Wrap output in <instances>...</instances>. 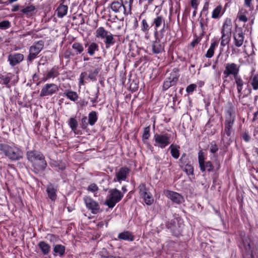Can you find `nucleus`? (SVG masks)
Returning a JSON list of instances; mask_svg holds the SVG:
<instances>
[{
  "mask_svg": "<svg viewBox=\"0 0 258 258\" xmlns=\"http://www.w3.org/2000/svg\"><path fill=\"white\" fill-rule=\"evenodd\" d=\"M167 81L171 83L174 85L178 80V78L174 75H171L169 77L166 79Z\"/></svg>",
  "mask_w": 258,
  "mask_h": 258,
  "instance_id": "3c124183",
  "label": "nucleus"
},
{
  "mask_svg": "<svg viewBox=\"0 0 258 258\" xmlns=\"http://www.w3.org/2000/svg\"><path fill=\"white\" fill-rule=\"evenodd\" d=\"M242 138L243 140L246 142H248L250 140V137L247 133H244L243 134Z\"/></svg>",
  "mask_w": 258,
  "mask_h": 258,
  "instance_id": "052dcab7",
  "label": "nucleus"
},
{
  "mask_svg": "<svg viewBox=\"0 0 258 258\" xmlns=\"http://www.w3.org/2000/svg\"><path fill=\"white\" fill-rule=\"evenodd\" d=\"M231 34L222 33L221 45L224 47L228 44L230 41Z\"/></svg>",
  "mask_w": 258,
  "mask_h": 258,
  "instance_id": "2f4dec72",
  "label": "nucleus"
},
{
  "mask_svg": "<svg viewBox=\"0 0 258 258\" xmlns=\"http://www.w3.org/2000/svg\"><path fill=\"white\" fill-rule=\"evenodd\" d=\"M203 166L204 167V170H201L202 172H204L206 170H207L208 171H211L213 170V165L211 162L210 161L205 162L203 164Z\"/></svg>",
  "mask_w": 258,
  "mask_h": 258,
  "instance_id": "79ce46f5",
  "label": "nucleus"
},
{
  "mask_svg": "<svg viewBox=\"0 0 258 258\" xmlns=\"http://www.w3.org/2000/svg\"><path fill=\"white\" fill-rule=\"evenodd\" d=\"M218 42L217 41H214L212 42L211 44V45L210 46V48L207 51L206 54H205V56L207 58H211L212 57L214 53V50L215 49V47L218 45Z\"/></svg>",
  "mask_w": 258,
  "mask_h": 258,
  "instance_id": "4be33fe9",
  "label": "nucleus"
},
{
  "mask_svg": "<svg viewBox=\"0 0 258 258\" xmlns=\"http://www.w3.org/2000/svg\"><path fill=\"white\" fill-rule=\"evenodd\" d=\"M69 124L72 130L75 133L78 124L77 120L75 118H71L69 121Z\"/></svg>",
  "mask_w": 258,
  "mask_h": 258,
  "instance_id": "e433bc0d",
  "label": "nucleus"
},
{
  "mask_svg": "<svg viewBox=\"0 0 258 258\" xmlns=\"http://www.w3.org/2000/svg\"><path fill=\"white\" fill-rule=\"evenodd\" d=\"M53 250L54 253L62 256L65 252V247L61 244H56L54 246Z\"/></svg>",
  "mask_w": 258,
  "mask_h": 258,
  "instance_id": "cd10ccee",
  "label": "nucleus"
},
{
  "mask_svg": "<svg viewBox=\"0 0 258 258\" xmlns=\"http://www.w3.org/2000/svg\"><path fill=\"white\" fill-rule=\"evenodd\" d=\"M150 127H146L144 130V133L142 136L143 140H148L150 137Z\"/></svg>",
  "mask_w": 258,
  "mask_h": 258,
  "instance_id": "37998d69",
  "label": "nucleus"
},
{
  "mask_svg": "<svg viewBox=\"0 0 258 258\" xmlns=\"http://www.w3.org/2000/svg\"><path fill=\"white\" fill-rule=\"evenodd\" d=\"M243 245L244 246L246 251L250 254L251 258H254L255 252L252 249L251 245L249 242L248 241H243Z\"/></svg>",
  "mask_w": 258,
  "mask_h": 258,
  "instance_id": "c756f323",
  "label": "nucleus"
},
{
  "mask_svg": "<svg viewBox=\"0 0 258 258\" xmlns=\"http://www.w3.org/2000/svg\"><path fill=\"white\" fill-rule=\"evenodd\" d=\"M246 13V11H243V10H241L238 12V18L240 21L244 22L247 21V19L245 14Z\"/></svg>",
  "mask_w": 258,
  "mask_h": 258,
  "instance_id": "a19ab883",
  "label": "nucleus"
},
{
  "mask_svg": "<svg viewBox=\"0 0 258 258\" xmlns=\"http://www.w3.org/2000/svg\"><path fill=\"white\" fill-rule=\"evenodd\" d=\"M100 69L99 68L95 69L93 72L89 75V77L91 79L95 77L99 72Z\"/></svg>",
  "mask_w": 258,
  "mask_h": 258,
  "instance_id": "6e6d98bb",
  "label": "nucleus"
},
{
  "mask_svg": "<svg viewBox=\"0 0 258 258\" xmlns=\"http://www.w3.org/2000/svg\"><path fill=\"white\" fill-rule=\"evenodd\" d=\"M120 3L124 9V14L127 15L128 14H131L133 0H121Z\"/></svg>",
  "mask_w": 258,
  "mask_h": 258,
  "instance_id": "2eb2a0df",
  "label": "nucleus"
},
{
  "mask_svg": "<svg viewBox=\"0 0 258 258\" xmlns=\"http://www.w3.org/2000/svg\"><path fill=\"white\" fill-rule=\"evenodd\" d=\"M48 196L51 201H55L56 199V188L52 185H48L46 190Z\"/></svg>",
  "mask_w": 258,
  "mask_h": 258,
  "instance_id": "dca6fc26",
  "label": "nucleus"
},
{
  "mask_svg": "<svg viewBox=\"0 0 258 258\" xmlns=\"http://www.w3.org/2000/svg\"><path fill=\"white\" fill-rule=\"evenodd\" d=\"M170 140V136L167 134H156L154 136V145L162 149L165 148L171 143Z\"/></svg>",
  "mask_w": 258,
  "mask_h": 258,
  "instance_id": "39448f33",
  "label": "nucleus"
},
{
  "mask_svg": "<svg viewBox=\"0 0 258 258\" xmlns=\"http://www.w3.org/2000/svg\"><path fill=\"white\" fill-rule=\"evenodd\" d=\"M71 54V52H66L65 53H64V57L67 58H69V57H70V55Z\"/></svg>",
  "mask_w": 258,
  "mask_h": 258,
  "instance_id": "e2e57ef3",
  "label": "nucleus"
},
{
  "mask_svg": "<svg viewBox=\"0 0 258 258\" xmlns=\"http://www.w3.org/2000/svg\"><path fill=\"white\" fill-rule=\"evenodd\" d=\"M72 48L75 51L76 54H81L84 51L83 45L79 42H75L72 45Z\"/></svg>",
  "mask_w": 258,
  "mask_h": 258,
  "instance_id": "7c9ffc66",
  "label": "nucleus"
},
{
  "mask_svg": "<svg viewBox=\"0 0 258 258\" xmlns=\"http://www.w3.org/2000/svg\"><path fill=\"white\" fill-rule=\"evenodd\" d=\"M205 159L204 152L200 151L198 153V160L201 170H204L203 164L205 163Z\"/></svg>",
  "mask_w": 258,
  "mask_h": 258,
  "instance_id": "f704fd0d",
  "label": "nucleus"
},
{
  "mask_svg": "<svg viewBox=\"0 0 258 258\" xmlns=\"http://www.w3.org/2000/svg\"><path fill=\"white\" fill-rule=\"evenodd\" d=\"M118 238L120 239L133 241L134 240V236L131 233L128 231H125L119 233L118 235Z\"/></svg>",
  "mask_w": 258,
  "mask_h": 258,
  "instance_id": "5701e85b",
  "label": "nucleus"
},
{
  "mask_svg": "<svg viewBox=\"0 0 258 258\" xmlns=\"http://www.w3.org/2000/svg\"><path fill=\"white\" fill-rule=\"evenodd\" d=\"M89 58L88 57H84L83 59L84 61H87V60H89Z\"/></svg>",
  "mask_w": 258,
  "mask_h": 258,
  "instance_id": "774afa93",
  "label": "nucleus"
},
{
  "mask_svg": "<svg viewBox=\"0 0 258 258\" xmlns=\"http://www.w3.org/2000/svg\"><path fill=\"white\" fill-rule=\"evenodd\" d=\"M10 27V22L9 21H3L0 22V29L5 30Z\"/></svg>",
  "mask_w": 258,
  "mask_h": 258,
  "instance_id": "c03bdc74",
  "label": "nucleus"
},
{
  "mask_svg": "<svg viewBox=\"0 0 258 258\" xmlns=\"http://www.w3.org/2000/svg\"><path fill=\"white\" fill-rule=\"evenodd\" d=\"M164 192L168 199L176 204H181L184 201L182 196L176 192L167 190Z\"/></svg>",
  "mask_w": 258,
  "mask_h": 258,
  "instance_id": "9b49d317",
  "label": "nucleus"
},
{
  "mask_svg": "<svg viewBox=\"0 0 258 258\" xmlns=\"http://www.w3.org/2000/svg\"><path fill=\"white\" fill-rule=\"evenodd\" d=\"M170 148L171 149V154L172 157L175 159H177L179 157V153L176 147L173 145H171L170 146Z\"/></svg>",
  "mask_w": 258,
  "mask_h": 258,
  "instance_id": "58836bf2",
  "label": "nucleus"
},
{
  "mask_svg": "<svg viewBox=\"0 0 258 258\" xmlns=\"http://www.w3.org/2000/svg\"><path fill=\"white\" fill-rule=\"evenodd\" d=\"M58 75V73L56 69H55L54 68H52V69H51L50 70L48 71L46 77L43 79L42 81L45 82L49 79L54 78L56 77Z\"/></svg>",
  "mask_w": 258,
  "mask_h": 258,
  "instance_id": "393cba45",
  "label": "nucleus"
},
{
  "mask_svg": "<svg viewBox=\"0 0 258 258\" xmlns=\"http://www.w3.org/2000/svg\"><path fill=\"white\" fill-rule=\"evenodd\" d=\"M123 194H122L119 190L115 188L110 189L107 199L105 202V204L108 206L109 208H113L116 203L119 202L122 197Z\"/></svg>",
  "mask_w": 258,
  "mask_h": 258,
  "instance_id": "20e7f679",
  "label": "nucleus"
},
{
  "mask_svg": "<svg viewBox=\"0 0 258 258\" xmlns=\"http://www.w3.org/2000/svg\"><path fill=\"white\" fill-rule=\"evenodd\" d=\"M163 46L159 40H156L152 44V50L154 53H161L163 50Z\"/></svg>",
  "mask_w": 258,
  "mask_h": 258,
  "instance_id": "a211bd4d",
  "label": "nucleus"
},
{
  "mask_svg": "<svg viewBox=\"0 0 258 258\" xmlns=\"http://www.w3.org/2000/svg\"><path fill=\"white\" fill-rule=\"evenodd\" d=\"M254 152L256 153V154L258 155V148H255L254 149Z\"/></svg>",
  "mask_w": 258,
  "mask_h": 258,
  "instance_id": "338daca9",
  "label": "nucleus"
},
{
  "mask_svg": "<svg viewBox=\"0 0 258 258\" xmlns=\"http://www.w3.org/2000/svg\"><path fill=\"white\" fill-rule=\"evenodd\" d=\"M96 38L104 39L105 47L108 48L115 43L113 35L109 31H106L103 27L97 28L95 32Z\"/></svg>",
  "mask_w": 258,
  "mask_h": 258,
  "instance_id": "7ed1b4c3",
  "label": "nucleus"
},
{
  "mask_svg": "<svg viewBox=\"0 0 258 258\" xmlns=\"http://www.w3.org/2000/svg\"><path fill=\"white\" fill-rule=\"evenodd\" d=\"M218 150L216 145L215 143H212L210 147V152L212 153H216Z\"/></svg>",
  "mask_w": 258,
  "mask_h": 258,
  "instance_id": "864d4df0",
  "label": "nucleus"
},
{
  "mask_svg": "<svg viewBox=\"0 0 258 258\" xmlns=\"http://www.w3.org/2000/svg\"><path fill=\"white\" fill-rule=\"evenodd\" d=\"M38 246L43 254H47L50 251V246L44 241H40Z\"/></svg>",
  "mask_w": 258,
  "mask_h": 258,
  "instance_id": "6ab92c4d",
  "label": "nucleus"
},
{
  "mask_svg": "<svg viewBox=\"0 0 258 258\" xmlns=\"http://www.w3.org/2000/svg\"><path fill=\"white\" fill-rule=\"evenodd\" d=\"M84 201L87 209L93 214H96L100 212V207L97 202L90 197L84 198Z\"/></svg>",
  "mask_w": 258,
  "mask_h": 258,
  "instance_id": "1a4fd4ad",
  "label": "nucleus"
},
{
  "mask_svg": "<svg viewBox=\"0 0 258 258\" xmlns=\"http://www.w3.org/2000/svg\"><path fill=\"white\" fill-rule=\"evenodd\" d=\"M130 169L127 167H121L115 173V176L114 178V182H118L120 183L123 181H125L127 176L129 174Z\"/></svg>",
  "mask_w": 258,
  "mask_h": 258,
  "instance_id": "9d476101",
  "label": "nucleus"
},
{
  "mask_svg": "<svg viewBox=\"0 0 258 258\" xmlns=\"http://www.w3.org/2000/svg\"><path fill=\"white\" fill-rule=\"evenodd\" d=\"M233 123V120H231V119L228 120L227 119L226 120L225 126V132L226 135L228 136H230L231 135V129L232 128V125Z\"/></svg>",
  "mask_w": 258,
  "mask_h": 258,
  "instance_id": "473e14b6",
  "label": "nucleus"
},
{
  "mask_svg": "<svg viewBox=\"0 0 258 258\" xmlns=\"http://www.w3.org/2000/svg\"><path fill=\"white\" fill-rule=\"evenodd\" d=\"M10 81V77L9 75H0V83L2 84L7 85Z\"/></svg>",
  "mask_w": 258,
  "mask_h": 258,
  "instance_id": "ea45409f",
  "label": "nucleus"
},
{
  "mask_svg": "<svg viewBox=\"0 0 258 258\" xmlns=\"http://www.w3.org/2000/svg\"><path fill=\"white\" fill-rule=\"evenodd\" d=\"M172 86H173V85L171 83H170L166 80L164 82L163 87L164 90H167Z\"/></svg>",
  "mask_w": 258,
  "mask_h": 258,
  "instance_id": "5fc2aeb1",
  "label": "nucleus"
},
{
  "mask_svg": "<svg viewBox=\"0 0 258 258\" xmlns=\"http://www.w3.org/2000/svg\"><path fill=\"white\" fill-rule=\"evenodd\" d=\"M86 76L85 73H82L80 76V81L79 83L80 84H83L84 83V79Z\"/></svg>",
  "mask_w": 258,
  "mask_h": 258,
  "instance_id": "13d9d810",
  "label": "nucleus"
},
{
  "mask_svg": "<svg viewBox=\"0 0 258 258\" xmlns=\"http://www.w3.org/2000/svg\"><path fill=\"white\" fill-rule=\"evenodd\" d=\"M149 29V25L145 19H143L142 21V30L145 33L148 32Z\"/></svg>",
  "mask_w": 258,
  "mask_h": 258,
  "instance_id": "49530a36",
  "label": "nucleus"
},
{
  "mask_svg": "<svg viewBox=\"0 0 258 258\" xmlns=\"http://www.w3.org/2000/svg\"><path fill=\"white\" fill-rule=\"evenodd\" d=\"M89 123L91 125H93L97 120V114L95 111H92L89 114Z\"/></svg>",
  "mask_w": 258,
  "mask_h": 258,
  "instance_id": "72a5a7b5",
  "label": "nucleus"
},
{
  "mask_svg": "<svg viewBox=\"0 0 258 258\" xmlns=\"http://www.w3.org/2000/svg\"><path fill=\"white\" fill-rule=\"evenodd\" d=\"M163 23H164V19L163 17L161 16L157 17L153 21V23L155 25L156 29L160 27Z\"/></svg>",
  "mask_w": 258,
  "mask_h": 258,
  "instance_id": "4c0bfd02",
  "label": "nucleus"
},
{
  "mask_svg": "<svg viewBox=\"0 0 258 258\" xmlns=\"http://www.w3.org/2000/svg\"><path fill=\"white\" fill-rule=\"evenodd\" d=\"M44 47V42L42 40H39L35 42L29 49V54L28 59L29 61H32L35 59L37 55L42 50Z\"/></svg>",
  "mask_w": 258,
  "mask_h": 258,
  "instance_id": "0eeeda50",
  "label": "nucleus"
},
{
  "mask_svg": "<svg viewBox=\"0 0 258 258\" xmlns=\"http://www.w3.org/2000/svg\"><path fill=\"white\" fill-rule=\"evenodd\" d=\"M232 23L230 19L226 18L223 23L221 33L231 34Z\"/></svg>",
  "mask_w": 258,
  "mask_h": 258,
  "instance_id": "ddd939ff",
  "label": "nucleus"
},
{
  "mask_svg": "<svg viewBox=\"0 0 258 258\" xmlns=\"http://www.w3.org/2000/svg\"><path fill=\"white\" fill-rule=\"evenodd\" d=\"M141 197L144 199V202L147 205H151L153 203L154 199L150 192H148Z\"/></svg>",
  "mask_w": 258,
  "mask_h": 258,
  "instance_id": "c85d7f7f",
  "label": "nucleus"
},
{
  "mask_svg": "<svg viewBox=\"0 0 258 258\" xmlns=\"http://www.w3.org/2000/svg\"><path fill=\"white\" fill-rule=\"evenodd\" d=\"M57 16L62 18L67 15L68 12V7L65 5H60L57 9Z\"/></svg>",
  "mask_w": 258,
  "mask_h": 258,
  "instance_id": "bb28decb",
  "label": "nucleus"
},
{
  "mask_svg": "<svg viewBox=\"0 0 258 258\" xmlns=\"http://www.w3.org/2000/svg\"><path fill=\"white\" fill-rule=\"evenodd\" d=\"M110 8L115 13L123 12L124 14V9L120 2L118 1L113 2L110 5Z\"/></svg>",
  "mask_w": 258,
  "mask_h": 258,
  "instance_id": "f3484780",
  "label": "nucleus"
},
{
  "mask_svg": "<svg viewBox=\"0 0 258 258\" xmlns=\"http://www.w3.org/2000/svg\"><path fill=\"white\" fill-rule=\"evenodd\" d=\"M240 66L234 62L227 63L223 72V78L226 79L230 76L233 77L238 75Z\"/></svg>",
  "mask_w": 258,
  "mask_h": 258,
  "instance_id": "423d86ee",
  "label": "nucleus"
},
{
  "mask_svg": "<svg viewBox=\"0 0 258 258\" xmlns=\"http://www.w3.org/2000/svg\"><path fill=\"white\" fill-rule=\"evenodd\" d=\"M209 6V3L206 2L204 6V10H207Z\"/></svg>",
  "mask_w": 258,
  "mask_h": 258,
  "instance_id": "0e129e2a",
  "label": "nucleus"
},
{
  "mask_svg": "<svg viewBox=\"0 0 258 258\" xmlns=\"http://www.w3.org/2000/svg\"><path fill=\"white\" fill-rule=\"evenodd\" d=\"M87 118L86 117H84L82 119V127L85 128L87 125Z\"/></svg>",
  "mask_w": 258,
  "mask_h": 258,
  "instance_id": "bf43d9fd",
  "label": "nucleus"
},
{
  "mask_svg": "<svg viewBox=\"0 0 258 258\" xmlns=\"http://www.w3.org/2000/svg\"><path fill=\"white\" fill-rule=\"evenodd\" d=\"M26 155L35 173H38L44 170L47 163L44 156L40 152L37 151H29L27 152Z\"/></svg>",
  "mask_w": 258,
  "mask_h": 258,
  "instance_id": "f257e3e1",
  "label": "nucleus"
},
{
  "mask_svg": "<svg viewBox=\"0 0 258 258\" xmlns=\"http://www.w3.org/2000/svg\"><path fill=\"white\" fill-rule=\"evenodd\" d=\"M184 170L188 174H193L194 168L192 166L189 164L185 165L184 167Z\"/></svg>",
  "mask_w": 258,
  "mask_h": 258,
  "instance_id": "8fccbe9b",
  "label": "nucleus"
},
{
  "mask_svg": "<svg viewBox=\"0 0 258 258\" xmlns=\"http://www.w3.org/2000/svg\"><path fill=\"white\" fill-rule=\"evenodd\" d=\"M122 189L123 190V191H124V192H125L126 191V187L123 186L122 187Z\"/></svg>",
  "mask_w": 258,
  "mask_h": 258,
  "instance_id": "69168bd1",
  "label": "nucleus"
},
{
  "mask_svg": "<svg viewBox=\"0 0 258 258\" xmlns=\"http://www.w3.org/2000/svg\"><path fill=\"white\" fill-rule=\"evenodd\" d=\"M196 88L197 85L196 84H191L187 86L186 91L187 93H191L195 90Z\"/></svg>",
  "mask_w": 258,
  "mask_h": 258,
  "instance_id": "603ef678",
  "label": "nucleus"
},
{
  "mask_svg": "<svg viewBox=\"0 0 258 258\" xmlns=\"http://www.w3.org/2000/svg\"><path fill=\"white\" fill-rule=\"evenodd\" d=\"M191 5L192 7L194 8L195 10H196L198 6L197 0H191Z\"/></svg>",
  "mask_w": 258,
  "mask_h": 258,
  "instance_id": "4d7b16f0",
  "label": "nucleus"
},
{
  "mask_svg": "<svg viewBox=\"0 0 258 258\" xmlns=\"http://www.w3.org/2000/svg\"><path fill=\"white\" fill-rule=\"evenodd\" d=\"M234 79L237 86L238 93V94H241L244 84L243 81L241 78L238 75L234 77Z\"/></svg>",
  "mask_w": 258,
  "mask_h": 258,
  "instance_id": "b1692460",
  "label": "nucleus"
},
{
  "mask_svg": "<svg viewBox=\"0 0 258 258\" xmlns=\"http://www.w3.org/2000/svg\"><path fill=\"white\" fill-rule=\"evenodd\" d=\"M223 14L224 12L223 11L222 7L221 6H218L213 11L212 18L213 19H218L220 18Z\"/></svg>",
  "mask_w": 258,
  "mask_h": 258,
  "instance_id": "aec40b11",
  "label": "nucleus"
},
{
  "mask_svg": "<svg viewBox=\"0 0 258 258\" xmlns=\"http://www.w3.org/2000/svg\"><path fill=\"white\" fill-rule=\"evenodd\" d=\"M35 10V7L33 6H30L26 7L22 9V12L26 14H29Z\"/></svg>",
  "mask_w": 258,
  "mask_h": 258,
  "instance_id": "09e8293b",
  "label": "nucleus"
},
{
  "mask_svg": "<svg viewBox=\"0 0 258 258\" xmlns=\"http://www.w3.org/2000/svg\"><path fill=\"white\" fill-rule=\"evenodd\" d=\"M24 59V55L19 53L11 54L8 56V60L12 66H15L19 63Z\"/></svg>",
  "mask_w": 258,
  "mask_h": 258,
  "instance_id": "f8f14e48",
  "label": "nucleus"
},
{
  "mask_svg": "<svg viewBox=\"0 0 258 258\" xmlns=\"http://www.w3.org/2000/svg\"><path fill=\"white\" fill-rule=\"evenodd\" d=\"M64 94L68 98L73 101H76L78 100V96L76 92L71 90H66Z\"/></svg>",
  "mask_w": 258,
  "mask_h": 258,
  "instance_id": "a878e982",
  "label": "nucleus"
},
{
  "mask_svg": "<svg viewBox=\"0 0 258 258\" xmlns=\"http://www.w3.org/2000/svg\"><path fill=\"white\" fill-rule=\"evenodd\" d=\"M234 44L237 47L241 46L243 43L244 36L242 33H236L234 35Z\"/></svg>",
  "mask_w": 258,
  "mask_h": 258,
  "instance_id": "412c9836",
  "label": "nucleus"
},
{
  "mask_svg": "<svg viewBox=\"0 0 258 258\" xmlns=\"http://www.w3.org/2000/svg\"><path fill=\"white\" fill-rule=\"evenodd\" d=\"M140 194L141 196L145 195V194L149 192L148 190L146 187V186L144 184H141L139 186Z\"/></svg>",
  "mask_w": 258,
  "mask_h": 258,
  "instance_id": "a18cd8bd",
  "label": "nucleus"
},
{
  "mask_svg": "<svg viewBox=\"0 0 258 258\" xmlns=\"http://www.w3.org/2000/svg\"><path fill=\"white\" fill-rule=\"evenodd\" d=\"M58 91V86L54 83H47L42 88L40 93V97L52 96Z\"/></svg>",
  "mask_w": 258,
  "mask_h": 258,
  "instance_id": "6e6552de",
  "label": "nucleus"
},
{
  "mask_svg": "<svg viewBox=\"0 0 258 258\" xmlns=\"http://www.w3.org/2000/svg\"><path fill=\"white\" fill-rule=\"evenodd\" d=\"M244 5L246 7H251V0H244Z\"/></svg>",
  "mask_w": 258,
  "mask_h": 258,
  "instance_id": "680f3d73",
  "label": "nucleus"
},
{
  "mask_svg": "<svg viewBox=\"0 0 258 258\" xmlns=\"http://www.w3.org/2000/svg\"><path fill=\"white\" fill-rule=\"evenodd\" d=\"M0 154H4L12 161L19 160L22 158L23 153L17 146L0 144Z\"/></svg>",
  "mask_w": 258,
  "mask_h": 258,
  "instance_id": "f03ea898",
  "label": "nucleus"
},
{
  "mask_svg": "<svg viewBox=\"0 0 258 258\" xmlns=\"http://www.w3.org/2000/svg\"><path fill=\"white\" fill-rule=\"evenodd\" d=\"M86 46H87V53L90 56H93L99 50V45L95 42H90Z\"/></svg>",
  "mask_w": 258,
  "mask_h": 258,
  "instance_id": "4468645a",
  "label": "nucleus"
},
{
  "mask_svg": "<svg viewBox=\"0 0 258 258\" xmlns=\"http://www.w3.org/2000/svg\"><path fill=\"white\" fill-rule=\"evenodd\" d=\"M250 84L253 89L257 90L258 89V76L254 75L250 78Z\"/></svg>",
  "mask_w": 258,
  "mask_h": 258,
  "instance_id": "c9c22d12",
  "label": "nucleus"
},
{
  "mask_svg": "<svg viewBox=\"0 0 258 258\" xmlns=\"http://www.w3.org/2000/svg\"><path fill=\"white\" fill-rule=\"evenodd\" d=\"M98 190V187L95 183L91 184L88 187V190L93 193H95V192L97 191ZM94 195L95 196V194H94Z\"/></svg>",
  "mask_w": 258,
  "mask_h": 258,
  "instance_id": "de8ad7c7",
  "label": "nucleus"
}]
</instances>
